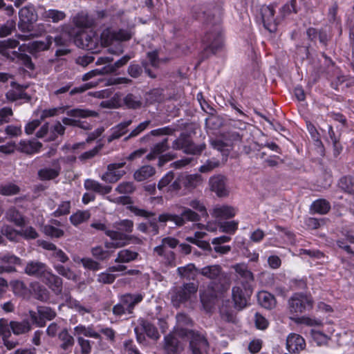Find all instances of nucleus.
I'll use <instances>...</instances> for the list:
<instances>
[{
	"mask_svg": "<svg viewBox=\"0 0 354 354\" xmlns=\"http://www.w3.org/2000/svg\"><path fill=\"white\" fill-rule=\"evenodd\" d=\"M203 182L199 174H180L168 187V190L178 194L183 188L182 196L187 193H192Z\"/></svg>",
	"mask_w": 354,
	"mask_h": 354,
	"instance_id": "obj_1",
	"label": "nucleus"
},
{
	"mask_svg": "<svg viewBox=\"0 0 354 354\" xmlns=\"http://www.w3.org/2000/svg\"><path fill=\"white\" fill-rule=\"evenodd\" d=\"M179 337L189 342V349L192 354H207L209 343L206 337L199 331L179 330Z\"/></svg>",
	"mask_w": 354,
	"mask_h": 354,
	"instance_id": "obj_2",
	"label": "nucleus"
},
{
	"mask_svg": "<svg viewBox=\"0 0 354 354\" xmlns=\"http://www.w3.org/2000/svg\"><path fill=\"white\" fill-rule=\"evenodd\" d=\"M200 220L201 216L198 213L186 207H182V212L180 215L167 213L162 214L158 216L159 222L172 221L177 227L183 226L186 221L198 222Z\"/></svg>",
	"mask_w": 354,
	"mask_h": 354,
	"instance_id": "obj_3",
	"label": "nucleus"
},
{
	"mask_svg": "<svg viewBox=\"0 0 354 354\" xmlns=\"http://www.w3.org/2000/svg\"><path fill=\"white\" fill-rule=\"evenodd\" d=\"M324 66H318L315 63H313V71L316 73V75L319 76L320 73H326L330 77L335 76V80L333 82V84L336 85L342 84L346 80V77L342 75H339L338 68L335 66L333 62L324 53H323Z\"/></svg>",
	"mask_w": 354,
	"mask_h": 354,
	"instance_id": "obj_4",
	"label": "nucleus"
},
{
	"mask_svg": "<svg viewBox=\"0 0 354 354\" xmlns=\"http://www.w3.org/2000/svg\"><path fill=\"white\" fill-rule=\"evenodd\" d=\"M19 44V42L13 39L0 41V54L12 60H14L15 57H21L26 62V66L29 69L32 70L34 68V64L31 61V58L28 55L19 54L18 52L15 50L10 53V50L15 48Z\"/></svg>",
	"mask_w": 354,
	"mask_h": 354,
	"instance_id": "obj_5",
	"label": "nucleus"
},
{
	"mask_svg": "<svg viewBox=\"0 0 354 354\" xmlns=\"http://www.w3.org/2000/svg\"><path fill=\"white\" fill-rule=\"evenodd\" d=\"M220 17L215 21V26L213 30H209L205 35L203 41L207 44L206 51L210 50L215 54L223 46L221 30L219 26Z\"/></svg>",
	"mask_w": 354,
	"mask_h": 354,
	"instance_id": "obj_6",
	"label": "nucleus"
},
{
	"mask_svg": "<svg viewBox=\"0 0 354 354\" xmlns=\"http://www.w3.org/2000/svg\"><path fill=\"white\" fill-rule=\"evenodd\" d=\"M205 148V144L195 145L192 142L190 137L183 133L180 134L172 144V149L175 150H183L185 153L193 155L200 154Z\"/></svg>",
	"mask_w": 354,
	"mask_h": 354,
	"instance_id": "obj_7",
	"label": "nucleus"
},
{
	"mask_svg": "<svg viewBox=\"0 0 354 354\" xmlns=\"http://www.w3.org/2000/svg\"><path fill=\"white\" fill-rule=\"evenodd\" d=\"M75 44L82 48L90 50L92 53L98 52V37L93 30L82 31L75 37Z\"/></svg>",
	"mask_w": 354,
	"mask_h": 354,
	"instance_id": "obj_8",
	"label": "nucleus"
},
{
	"mask_svg": "<svg viewBox=\"0 0 354 354\" xmlns=\"http://www.w3.org/2000/svg\"><path fill=\"white\" fill-rule=\"evenodd\" d=\"M232 268L236 272V281L238 284H241L246 292H252L250 283L254 281V275L248 269L247 265L244 263H237L232 266Z\"/></svg>",
	"mask_w": 354,
	"mask_h": 354,
	"instance_id": "obj_9",
	"label": "nucleus"
},
{
	"mask_svg": "<svg viewBox=\"0 0 354 354\" xmlns=\"http://www.w3.org/2000/svg\"><path fill=\"white\" fill-rule=\"evenodd\" d=\"M312 307V299L306 295H295L289 300V310L292 314L302 313Z\"/></svg>",
	"mask_w": 354,
	"mask_h": 354,
	"instance_id": "obj_10",
	"label": "nucleus"
},
{
	"mask_svg": "<svg viewBox=\"0 0 354 354\" xmlns=\"http://www.w3.org/2000/svg\"><path fill=\"white\" fill-rule=\"evenodd\" d=\"M131 35L124 30L112 31L110 29H105L101 34L102 45L108 46L113 44L115 41H123L130 39Z\"/></svg>",
	"mask_w": 354,
	"mask_h": 354,
	"instance_id": "obj_11",
	"label": "nucleus"
},
{
	"mask_svg": "<svg viewBox=\"0 0 354 354\" xmlns=\"http://www.w3.org/2000/svg\"><path fill=\"white\" fill-rule=\"evenodd\" d=\"M261 14L264 27L270 32H275L281 19L279 17H274V8L271 6H263Z\"/></svg>",
	"mask_w": 354,
	"mask_h": 354,
	"instance_id": "obj_12",
	"label": "nucleus"
},
{
	"mask_svg": "<svg viewBox=\"0 0 354 354\" xmlns=\"http://www.w3.org/2000/svg\"><path fill=\"white\" fill-rule=\"evenodd\" d=\"M177 336L174 331L165 336L162 344L164 354H179L184 350V346Z\"/></svg>",
	"mask_w": 354,
	"mask_h": 354,
	"instance_id": "obj_13",
	"label": "nucleus"
},
{
	"mask_svg": "<svg viewBox=\"0 0 354 354\" xmlns=\"http://www.w3.org/2000/svg\"><path fill=\"white\" fill-rule=\"evenodd\" d=\"M124 165L125 162L109 164L106 171L101 176L102 180L108 183L118 182L126 174L124 170H120Z\"/></svg>",
	"mask_w": 354,
	"mask_h": 354,
	"instance_id": "obj_14",
	"label": "nucleus"
},
{
	"mask_svg": "<svg viewBox=\"0 0 354 354\" xmlns=\"http://www.w3.org/2000/svg\"><path fill=\"white\" fill-rule=\"evenodd\" d=\"M210 189L215 192L218 197H225L229 194L225 176L218 174L212 176L209 180Z\"/></svg>",
	"mask_w": 354,
	"mask_h": 354,
	"instance_id": "obj_15",
	"label": "nucleus"
},
{
	"mask_svg": "<svg viewBox=\"0 0 354 354\" xmlns=\"http://www.w3.org/2000/svg\"><path fill=\"white\" fill-rule=\"evenodd\" d=\"M198 286L194 283L185 284L179 288L175 295L172 297V301L174 305H178L180 303L187 301L197 291Z\"/></svg>",
	"mask_w": 354,
	"mask_h": 354,
	"instance_id": "obj_16",
	"label": "nucleus"
},
{
	"mask_svg": "<svg viewBox=\"0 0 354 354\" xmlns=\"http://www.w3.org/2000/svg\"><path fill=\"white\" fill-rule=\"evenodd\" d=\"M25 273L29 276L42 279L48 272L47 266L39 261H30L25 267Z\"/></svg>",
	"mask_w": 354,
	"mask_h": 354,
	"instance_id": "obj_17",
	"label": "nucleus"
},
{
	"mask_svg": "<svg viewBox=\"0 0 354 354\" xmlns=\"http://www.w3.org/2000/svg\"><path fill=\"white\" fill-rule=\"evenodd\" d=\"M305 346L304 339L297 334H290L286 339V348L288 350L286 354H296L303 350Z\"/></svg>",
	"mask_w": 354,
	"mask_h": 354,
	"instance_id": "obj_18",
	"label": "nucleus"
},
{
	"mask_svg": "<svg viewBox=\"0 0 354 354\" xmlns=\"http://www.w3.org/2000/svg\"><path fill=\"white\" fill-rule=\"evenodd\" d=\"M252 292H246L245 290L236 286L232 288V298L234 301L235 306L239 310L245 308L248 304V300L250 295Z\"/></svg>",
	"mask_w": 354,
	"mask_h": 354,
	"instance_id": "obj_19",
	"label": "nucleus"
},
{
	"mask_svg": "<svg viewBox=\"0 0 354 354\" xmlns=\"http://www.w3.org/2000/svg\"><path fill=\"white\" fill-rule=\"evenodd\" d=\"M106 234L109 236L111 240L114 241L115 243L122 244V247L129 244V241L133 239L136 241L135 243H140L141 242L140 239L129 236L118 230L106 231Z\"/></svg>",
	"mask_w": 354,
	"mask_h": 354,
	"instance_id": "obj_20",
	"label": "nucleus"
},
{
	"mask_svg": "<svg viewBox=\"0 0 354 354\" xmlns=\"http://www.w3.org/2000/svg\"><path fill=\"white\" fill-rule=\"evenodd\" d=\"M42 280L55 294L59 295L62 292L63 282L62 279L57 275L48 270Z\"/></svg>",
	"mask_w": 354,
	"mask_h": 354,
	"instance_id": "obj_21",
	"label": "nucleus"
},
{
	"mask_svg": "<svg viewBox=\"0 0 354 354\" xmlns=\"http://www.w3.org/2000/svg\"><path fill=\"white\" fill-rule=\"evenodd\" d=\"M132 120H127L121 122L111 129V134L108 137L107 140L109 142H112L113 140L119 139L124 136L129 131L128 127L132 124Z\"/></svg>",
	"mask_w": 354,
	"mask_h": 354,
	"instance_id": "obj_22",
	"label": "nucleus"
},
{
	"mask_svg": "<svg viewBox=\"0 0 354 354\" xmlns=\"http://www.w3.org/2000/svg\"><path fill=\"white\" fill-rule=\"evenodd\" d=\"M53 168H44L38 171V177L41 180H50L57 178L61 171V167L58 160L53 163Z\"/></svg>",
	"mask_w": 354,
	"mask_h": 354,
	"instance_id": "obj_23",
	"label": "nucleus"
},
{
	"mask_svg": "<svg viewBox=\"0 0 354 354\" xmlns=\"http://www.w3.org/2000/svg\"><path fill=\"white\" fill-rule=\"evenodd\" d=\"M42 147L40 142L36 141H21L17 145L16 150L28 155L38 152Z\"/></svg>",
	"mask_w": 354,
	"mask_h": 354,
	"instance_id": "obj_24",
	"label": "nucleus"
},
{
	"mask_svg": "<svg viewBox=\"0 0 354 354\" xmlns=\"http://www.w3.org/2000/svg\"><path fill=\"white\" fill-rule=\"evenodd\" d=\"M142 299L143 296L141 294H127L121 297L120 303L125 306L128 314H131L135 306L140 303Z\"/></svg>",
	"mask_w": 354,
	"mask_h": 354,
	"instance_id": "obj_25",
	"label": "nucleus"
},
{
	"mask_svg": "<svg viewBox=\"0 0 354 354\" xmlns=\"http://www.w3.org/2000/svg\"><path fill=\"white\" fill-rule=\"evenodd\" d=\"M236 213V211L233 207L223 205L215 207L213 209L212 216L216 219L226 220L233 218Z\"/></svg>",
	"mask_w": 354,
	"mask_h": 354,
	"instance_id": "obj_26",
	"label": "nucleus"
},
{
	"mask_svg": "<svg viewBox=\"0 0 354 354\" xmlns=\"http://www.w3.org/2000/svg\"><path fill=\"white\" fill-rule=\"evenodd\" d=\"M176 326L174 332L179 337V330L186 331H195L194 330L189 329L187 327L193 326V321L190 317L184 313H178L176 315Z\"/></svg>",
	"mask_w": 354,
	"mask_h": 354,
	"instance_id": "obj_27",
	"label": "nucleus"
},
{
	"mask_svg": "<svg viewBox=\"0 0 354 354\" xmlns=\"http://www.w3.org/2000/svg\"><path fill=\"white\" fill-rule=\"evenodd\" d=\"M11 86L15 89L10 90L6 93V98L9 101L14 102L19 99L30 100V97L24 92V88L22 86L14 82H11Z\"/></svg>",
	"mask_w": 354,
	"mask_h": 354,
	"instance_id": "obj_28",
	"label": "nucleus"
},
{
	"mask_svg": "<svg viewBox=\"0 0 354 354\" xmlns=\"http://www.w3.org/2000/svg\"><path fill=\"white\" fill-rule=\"evenodd\" d=\"M0 230L3 238L6 237L10 241H19L21 236V232L20 231L15 230L12 226L6 223L0 222Z\"/></svg>",
	"mask_w": 354,
	"mask_h": 354,
	"instance_id": "obj_29",
	"label": "nucleus"
},
{
	"mask_svg": "<svg viewBox=\"0 0 354 354\" xmlns=\"http://www.w3.org/2000/svg\"><path fill=\"white\" fill-rule=\"evenodd\" d=\"M10 327L15 335H23L28 333L32 327L28 319H24L21 322L12 321L10 322Z\"/></svg>",
	"mask_w": 354,
	"mask_h": 354,
	"instance_id": "obj_30",
	"label": "nucleus"
},
{
	"mask_svg": "<svg viewBox=\"0 0 354 354\" xmlns=\"http://www.w3.org/2000/svg\"><path fill=\"white\" fill-rule=\"evenodd\" d=\"M19 15L21 21L24 23L32 24L37 19V15L35 12L34 6L32 5L22 8L19 11Z\"/></svg>",
	"mask_w": 354,
	"mask_h": 354,
	"instance_id": "obj_31",
	"label": "nucleus"
},
{
	"mask_svg": "<svg viewBox=\"0 0 354 354\" xmlns=\"http://www.w3.org/2000/svg\"><path fill=\"white\" fill-rule=\"evenodd\" d=\"M72 86H73L72 83H71V82L68 83L66 86L55 91V94L57 95L64 93L70 91V95H74L75 94L84 93L86 90L94 86V85L92 84L91 83H86V84H84L79 87H75L71 90V88Z\"/></svg>",
	"mask_w": 354,
	"mask_h": 354,
	"instance_id": "obj_32",
	"label": "nucleus"
},
{
	"mask_svg": "<svg viewBox=\"0 0 354 354\" xmlns=\"http://www.w3.org/2000/svg\"><path fill=\"white\" fill-rule=\"evenodd\" d=\"M5 217L7 221L13 223L17 226L21 227L25 224L24 216L15 207L8 209L6 212Z\"/></svg>",
	"mask_w": 354,
	"mask_h": 354,
	"instance_id": "obj_33",
	"label": "nucleus"
},
{
	"mask_svg": "<svg viewBox=\"0 0 354 354\" xmlns=\"http://www.w3.org/2000/svg\"><path fill=\"white\" fill-rule=\"evenodd\" d=\"M198 273L209 279H216L222 274V268L218 265L208 266L200 269Z\"/></svg>",
	"mask_w": 354,
	"mask_h": 354,
	"instance_id": "obj_34",
	"label": "nucleus"
},
{
	"mask_svg": "<svg viewBox=\"0 0 354 354\" xmlns=\"http://www.w3.org/2000/svg\"><path fill=\"white\" fill-rule=\"evenodd\" d=\"M169 149V146L168 144V139L165 138L162 142L153 145V147L151 149L150 153L147 156V158L149 160H152Z\"/></svg>",
	"mask_w": 354,
	"mask_h": 354,
	"instance_id": "obj_35",
	"label": "nucleus"
},
{
	"mask_svg": "<svg viewBox=\"0 0 354 354\" xmlns=\"http://www.w3.org/2000/svg\"><path fill=\"white\" fill-rule=\"evenodd\" d=\"M155 173L156 169L154 167L150 165H145L134 173L133 178L136 180L141 182L153 176Z\"/></svg>",
	"mask_w": 354,
	"mask_h": 354,
	"instance_id": "obj_36",
	"label": "nucleus"
},
{
	"mask_svg": "<svg viewBox=\"0 0 354 354\" xmlns=\"http://www.w3.org/2000/svg\"><path fill=\"white\" fill-rule=\"evenodd\" d=\"M84 187L87 190H93L101 194H109L112 189L110 186H103L98 182L91 179L85 180Z\"/></svg>",
	"mask_w": 354,
	"mask_h": 354,
	"instance_id": "obj_37",
	"label": "nucleus"
},
{
	"mask_svg": "<svg viewBox=\"0 0 354 354\" xmlns=\"http://www.w3.org/2000/svg\"><path fill=\"white\" fill-rule=\"evenodd\" d=\"M198 271L199 270H198L192 263L178 268V273L179 275L187 280H194L197 274H198Z\"/></svg>",
	"mask_w": 354,
	"mask_h": 354,
	"instance_id": "obj_38",
	"label": "nucleus"
},
{
	"mask_svg": "<svg viewBox=\"0 0 354 354\" xmlns=\"http://www.w3.org/2000/svg\"><path fill=\"white\" fill-rule=\"evenodd\" d=\"M138 255V253L136 252L128 249L122 250L118 253L115 262L122 263H129L136 260Z\"/></svg>",
	"mask_w": 354,
	"mask_h": 354,
	"instance_id": "obj_39",
	"label": "nucleus"
},
{
	"mask_svg": "<svg viewBox=\"0 0 354 354\" xmlns=\"http://www.w3.org/2000/svg\"><path fill=\"white\" fill-rule=\"evenodd\" d=\"M58 338L61 341L60 348L64 351L70 350L75 344L73 337L68 333L66 329L59 333Z\"/></svg>",
	"mask_w": 354,
	"mask_h": 354,
	"instance_id": "obj_40",
	"label": "nucleus"
},
{
	"mask_svg": "<svg viewBox=\"0 0 354 354\" xmlns=\"http://www.w3.org/2000/svg\"><path fill=\"white\" fill-rule=\"evenodd\" d=\"M259 304L265 308L270 309L275 306V299L269 292L262 291L257 295Z\"/></svg>",
	"mask_w": 354,
	"mask_h": 354,
	"instance_id": "obj_41",
	"label": "nucleus"
},
{
	"mask_svg": "<svg viewBox=\"0 0 354 354\" xmlns=\"http://www.w3.org/2000/svg\"><path fill=\"white\" fill-rule=\"evenodd\" d=\"M124 104L128 109H138L141 108L142 102L141 97L132 93L127 94L123 99Z\"/></svg>",
	"mask_w": 354,
	"mask_h": 354,
	"instance_id": "obj_42",
	"label": "nucleus"
},
{
	"mask_svg": "<svg viewBox=\"0 0 354 354\" xmlns=\"http://www.w3.org/2000/svg\"><path fill=\"white\" fill-rule=\"evenodd\" d=\"M140 326V330H144L149 337L156 340L159 339L160 335L157 328L153 325L147 321L141 320Z\"/></svg>",
	"mask_w": 354,
	"mask_h": 354,
	"instance_id": "obj_43",
	"label": "nucleus"
},
{
	"mask_svg": "<svg viewBox=\"0 0 354 354\" xmlns=\"http://www.w3.org/2000/svg\"><path fill=\"white\" fill-rule=\"evenodd\" d=\"M53 42V37L47 36L44 40L35 41L30 44V49L32 51H42L49 48Z\"/></svg>",
	"mask_w": 354,
	"mask_h": 354,
	"instance_id": "obj_44",
	"label": "nucleus"
},
{
	"mask_svg": "<svg viewBox=\"0 0 354 354\" xmlns=\"http://www.w3.org/2000/svg\"><path fill=\"white\" fill-rule=\"evenodd\" d=\"M92 256L97 260L106 261L111 256L112 252L97 245L91 249Z\"/></svg>",
	"mask_w": 354,
	"mask_h": 354,
	"instance_id": "obj_45",
	"label": "nucleus"
},
{
	"mask_svg": "<svg viewBox=\"0 0 354 354\" xmlns=\"http://www.w3.org/2000/svg\"><path fill=\"white\" fill-rule=\"evenodd\" d=\"M57 273L68 280L73 281H77V275L70 268L63 265L57 264L54 266Z\"/></svg>",
	"mask_w": 354,
	"mask_h": 354,
	"instance_id": "obj_46",
	"label": "nucleus"
},
{
	"mask_svg": "<svg viewBox=\"0 0 354 354\" xmlns=\"http://www.w3.org/2000/svg\"><path fill=\"white\" fill-rule=\"evenodd\" d=\"M44 17L46 21H51L53 23H57L66 17L64 12L57 10H48L44 12Z\"/></svg>",
	"mask_w": 354,
	"mask_h": 354,
	"instance_id": "obj_47",
	"label": "nucleus"
},
{
	"mask_svg": "<svg viewBox=\"0 0 354 354\" xmlns=\"http://www.w3.org/2000/svg\"><path fill=\"white\" fill-rule=\"evenodd\" d=\"M330 208V204L324 199H319L311 205V209L320 214H326Z\"/></svg>",
	"mask_w": 354,
	"mask_h": 354,
	"instance_id": "obj_48",
	"label": "nucleus"
},
{
	"mask_svg": "<svg viewBox=\"0 0 354 354\" xmlns=\"http://www.w3.org/2000/svg\"><path fill=\"white\" fill-rule=\"evenodd\" d=\"M339 187L344 192L354 194V177L345 176L340 179Z\"/></svg>",
	"mask_w": 354,
	"mask_h": 354,
	"instance_id": "obj_49",
	"label": "nucleus"
},
{
	"mask_svg": "<svg viewBox=\"0 0 354 354\" xmlns=\"http://www.w3.org/2000/svg\"><path fill=\"white\" fill-rule=\"evenodd\" d=\"M67 115L72 118H88L96 116L97 113L86 109H74L66 112Z\"/></svg>",
	"mask_w": 354,
	"mask_h": 354,
	"instance_id": "obj_50",
	"label": "nucleus"
},
{
	"mask_svg": "<svg viewBox=\"0 0 354 354\" xmlns=\"http://www.w3.org/2000/svg\"><path fill=\"white\" fill-rule=\"evenodd\" d=\"M130 59L131 57L129 55H125L122 57L120 59L115 62L113 64H111L106 67H104L103 70L105 71L106 73H115L118 68L127 64Z\"/></svg>",
	"mask_w": 354,
	"mask_h": 354,
	"instance_id": "obj_51",
	"label": "nucleus"
},
{
	"mask_svg": "<svg viewBox=\"0 0 354 354\" xmlns=\"http://www.w3.org/2000/svg\"><path fill=\"white\" fill-rule=\"evenodd\" d=\"M173 133V130L169 127L160 128L155 130H152L149 133L143 136L140 141L142 142H147L150 140L151 136H159L162 135H171Z\"/></svg>",
	"mask_w": 354,
	"mask_h": 354,
	"instance_id": "obj_52",
	"label": "nucleus"
},
{
	"mask_svg": "<svg viewBox=\"0 0 354 354\" xmlns=\"http://www.w3.org/2000/svg\"><path fill=\"white\" fill-rule=\"evenodd\" d=\"M113 227L123 233H130L133 231V223L131 220L124 219L115 223Z\"/></svg>",
	"mask_w": 354,
	"mask_h": 354,
	"instance_id": "obj_53",
	"label": "nucleus"
},
{
	"mask_svg": "<svg viewBox=\"0 0 354 354\" xmlns=\"http://www.w3.org/2000/svg\"><path fill=\"white\" fill-rule=\"evenodd\" d=\"M151 124V120H146L140 123L129 134L124 138V141H127L131 138H136L139 136L142 131H144Z\"/></svg>",
	"mask_w": 354,
	"mask_h": 354,
	"instance_id": "obj_54",
	"label": "nucleus"
},
{
	"mask_svg": "<svg viewBox=\"0 0 354 354\" xmlns=\"http://www.w3.org/2000/svg\"><path fill=\"white\" fill-rule=\"evenodd\" d=\"M238 222L235 221L219 222L218 225L222 232L234 234L238 228Z\"/></svg>",
	"mask_w": 354,
	"mask_h": 354,
	"instance_id": "obj_55",
	"label": "nucleus"
},
{
	"mask_svg": "<svg viewBox=\"0 0 354 354\" xmlns=\"http://www.w3.org/2000/svg\"><path fill=\"white\" fill-rule=\"evenodd\" d=\"M89 218L90 213L88 211H79L73 214L71 216L70 220L73 225H77L87 221Z\"/></svg>",
	"mask_w": 354,
	"mask_h": 354,
	"instance_id": "obj_56",
	"label": "nucleus"
},
{
	"mask_svg": "<svg viewBox=\"0 0 354 354\" xmlns=\"http://www.w3.org/2000/svg\"><path fill=\"white\" fill-rule=\"evenodd\" d=\"M136 190L133 182H122L115 188V191L121 194H130Z\"/></svg>",
	"mask_w": 354,
	"mask_h": 354,
	"instance_id": "obj_57",
	"label": "nucleus"
},
{
	"mask_svg": "<svg viewBox=\"0 0 354 354\" xmlns=\"http://www.w3.org/2000/svg\"><path fill=\"white\" fill-rule=\"evenodd\" d=\"M74 330L75 335L83 334L86 337H93L95 339L100 337V335L90 327L86 328L84 326H78L74 328Z\"/></svg>",
	"mask_w": 354,
	"mask_h": 354,
	"instance_id": "obj_58",
	"label": "nucleus"
},
{
	"mask_svg": "<svg viewBox=\"0 0 354 354\" xmlns=\"http://www.w3.org/2000/svg\"><path fill=\"white\" fill-rule=\"evenodd\" d=\"M19 187L12 183H8L0 186V194L5 196L17 194L19 192Z\"/></svg>",
	"mask_w": 354,
	"mask_h": 354,
	"instance_id": "obj_59",
	"label": "nucleus"
},
{
	"mask_svg": "<svg viewBox=\"0 0 354 354\" xmlns=\"http://www.w3.org/2000/svg\"><path fill=\"white\" fill-rule=\"evenodd\" d=\"M65 129L66 128L63 123H61L59 121H57L55 124L51 127L50 139L51 140H55L57 138V135H64Z\"/></svg>",
	"mask_w": 354,
	"mask_h": 354,
	"instance_id": "obj_60",
	"label": "nucleus"
},
{
	"mask_svg": "<svg viewBox=\"0 0 354 354\" xmlns=\"http://www.w3.org/2000/svg\"><path fill=\"white\" fill-rule=\"evenodd\" d=\"M174 179V173L173 171H169L158 182V188L160 190H162L167 186H169L173 182Z\"/></svg>",
	"mask_w": 354,
	"mask_h": 354,
	"instance_id": "obj_61",
	"label": "nucleus"
},
{
	"mask_svg": "<svg viewBox=\"0 0 354 354\" xmlns=\"http://www.w3.org/2000/svg\"><path fill=\"white\" fill-rule=\"evenodd\" d=\"M15 28V21L14 20H9L0 26V37H6L10 35L12 30Z\"/></svg>",
	"mask_w": 354,
	"mask_h": 354,
	"instance_id": "obj_62",
	"label": "nucleus"
},
{
	"mask_svg": "<svg viewBox=\"0 0 354 354\" xmlns=\"http://www.w3.org/2000/svg\"><path fill=\"white\" fill-rule=\"evenodd\" d=\"M38 313L41 317V321H44V319L51 320L56 316V313L48 307H39Z\"/></svg>",
	"mask_w": 354,
	"mask_h": 354,
	"instance_id": "obj_63",
	"label": "nucleus"
},
{
	"mask_svg": "<svg viewBox=\"0 0 354 354\" xmlns=\"http://www.w3.org/2000/svg\"><path fill=\"white\" fill-rule=\"evenodd\" d=\"M221 317L227 322H234L235 315L232 309L226 306H222L220 309Z\"/></svg>",
	"mask_w": 354,
	"mask_h": 354,
	"instance_id": "obj_64",
	"label": "nucleus"
}]
</instances>
